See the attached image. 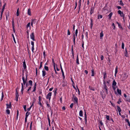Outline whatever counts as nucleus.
<instances>
[{
	"mask_svg": "<svg viewBox=\"0 0 130 130\" xmlns=\"http://www.w3.org/2000/svg\"><path fill=\"white\" fill-rule=\"evenodd\" d=\"M6 111V112L7 113V114L8 115L10 114V110L9 109H7Z\"/></svg>",
	"mask_w": 130,
	"mask_h": 130,
	"instance_id": "c85d7f7f",
	"label": "nucleus"
},
{
	"mask_svg": "<svg viewBox=\"0 0 130 130\" xmlns=\"http://www.w3.org/2000/svg\"><path fill=\"white\" fill-rule=\"evenodd\" d=\"M39 102H40L41 100V96H39Z\"/></svg>",
	"mask_w": 130,
	"mask_h": 130,
	"instance_id": "a18cd8bd",
	"label": "nucleus"
},
{
	"mask_svg": "<svg viewBox=\"0 0 130 130\" xmlns=\"http://www.w3.org/2000/svg\"><path fill=\"white\" fill-rule=\"evenodd\" d=\"M4 97V95L3 94V92H2V98L1 99V101H2L3 100V98Z\"/></svg>",
	"mask_w": 130,
	"mask_h": 130,
	"instance_id": "c756f323",
	"label": "nucleus"
},
{
	"mask_svg": "<svg viewBox=\"0 0 130 130\" xmlns=\"http://www.w3.org/2000/svg\"><path fill=\"white\" fill-rule=\"evenodd\" d=\"M112 26L113 27V29H115V24L113 23L112 24Z\"/></svg>",
	"mask_w": 130,
	"mask_h": 130,
	"instance_id": "5fc2aeb1",
	"label": "nucleus"
},
{
	"mask_svg": "<svg viewBox=\"0 0 130 130\" xmlns=\"http://www.w3.org/2000/svg\"><path fill=\"white\" fill-rule=\"evenodd\" d=\"M112 14H113V13H112V12H111L110 13V14L108 15V16L109 17L108 19H109L110 20L111 19V16H112Z\"/></svg>",
	"mask_w": 130,
	"mask_h": 130,
	"instance_id": "1a4fd4ad",
	"label": "nucleus"
},
{
	"mask_svg": "<svg viewBox=\"0 0 130 130\" xmlns=\"http://www.w3.org/2000/svg\"><path fill=\"white\" fill-rule=\"evenodd\" d=\"M44 69L46 71H48V67L46 66H44Z\"/></svg>",
	"mask_w": 130,
	"mask_h": 130,
	"instance_id": "5701e85b",
	"label": "nucleus"
},
{
	"mask_svg": "<svg viewBox=\"0 0 130 130\" xmlns=\"http://www.w3.org/2000/svg\"><path fill=\"white\" fill-rule=\"evenodd\" d=\"M73 99L74 101L77 104H78V99L75 96L74 94H73Z\"/></svg>",
	"mask_w": 130,
	"mask_h": 130,
	"instance_id": "20e7f679",
	"label": "nucleus"
},
{
	"mask_svg": "<svg viewBox=\"0 0 130 130\" xmlns=\"http://www.w3.org/2000/svg\"><path fill=\"white\" fill-rule=\"evenodd\" d=\"M112 86V87L113 89L114 90H115L116 89V88L114 86Z\"/></svg>",
	"mask_w": 130,
	"mask_h": 130,
	"instance_id": "774afa93",
	"label": "nucleus"
},
{
	"mask_svg": "<svg viewBox=\"0 0 130 130\" xmlns=\"http://www.w3.org/2000/svg\"><path fill=\"white\" fill-rule=\"evenodd\" d=\"M36 75L37 76V68H36Z\"/></svg>",
	"mask_w": 130,
	"mask_h": 130,
	"instance_id": "0e129e2a",
	"label": "nucleus"
},
{
	"mask_svg": "<svg viewBox=\"0 0 130 130\" xmlns=\"http://www.w3.org/2000/svg\"><path fill=\"white\" fill-rule=\"evenodd\" d=\"M91 28H92V19H91Z\"/></svg>",
	"mask_w": 130,
	"mask_h": 130,
	"instance_id": "3c124183",
	"label": "nucleus"
},
{
	"mask_svg": "<svg viewBox=\"0 0 130 130\" xmlns=\"http://www.w3.org/2000/svg\"><path fill=\"white\" fill-rule=\"evenodd\" d=\"M125 56L126 57H127L128 55H127V50L126 48H125Z\"/></svg>",
	"mask_w": 130,
	"mask_h": 130,
	"instance_id": "cd10ccee",
	"label": "nucleus"
},
{
	"mask_svg": "<svg viewBox=\"0 0 130 130\" xmlns=\"http://www.w3.org/2000/svg\"><path fill=\"white\" fill-rule=\"evenodd\" d=\"M27 76H26V79H25V77H22V79L23 82V84L24 85H25L26 83H27Z\"/></svg>",
	"mask_w": 130,
	"mask_h": 130,
	"instance_id": "f03ea898",
	"label": "nucleus"
},
{
	"mask_svg": "<svg viewBox=\"0 0 130 130\" xmlns=\"http://www.w3.org/2000/svg\"><path fill=\"white\" fill-rule=\"evenodd\" d=\"M6 105L7 106V108H11V102H10L9 103V104H6Z\"/></svg>",
	"mask_w": 130,
	"mask_h": 130,
	"instance_id": "39448f33",
	"label": "nucleus"
},
{
	"mask_svg": "<svg viewBox=\"0 0 130 130\" xmlns=\"http://www.w3.org/2000/svg\"><path fill=\"white\" fill-rule=\"evenodd\" d=\"M107 89L108 88L105 89V90L106 93L107 94L108 93V90Z\"/></svg>",
	"mask_w": 130,
	"mask_h": 130,
	"instance_id": "13d9d810",
	"label": "nucleus"
},
{
	"mask_svg": "<svg viewBox=\"0 0 130 130\" xmlns=\"http://www.w3.org/2000/svg\"><path fill=\"white\" fill-rule=\"evenodd\" d=\"M103 36V31H102L100 33V39H102V38Z\"/></svg>",
	"mask_w": 130,
	"mask_h": 130,
	"instance_id": "6ab92c4d",
	"label": "nucleus"
},
{
	"mask_svg": "<svg viewBox=\"0 0 130 130\" xmlns=\"http://www.w3.org/2000/svg\"><path fill=\"white\" fill-rule=\"evenodd\" d=\"M120 15L121 16V17H123V19H124V14H123V13H121V15Z\"/></svg>",
	"mask_w": 130,
	"mask_h": 130,
	"instance_id": "de8ad7c7",
	"label": "nucleus"
},
{
	"mask_svg": "<svg viewBox=\"0 0 130 130\" xmlns=\"http://www.w3.org/2000/svg\"><path fill=\"white\" fill-rule=\"evenodd\" d=\"M36 20L35 19H34L32 20L31 23L33 24H35L36 23Z\"/></svg>",
	"mask_w": 130,
	"mask_h": 130,
	"instance_id": "4468645a",
	"label": "nucleus"
},
{
	"mask_svg": "<svg viewBox=\"0 0 130 130\" xmlns=\"http://www.w3.org/2000/svg\"><path fill=\"white\" fill-rule=\"evenodd\" d=\"M122 101H121L120 99H119V101H118L117 103L118 104H120V103Z\"/></svg>",
	"mask_w": 130,
	"mask_h": 130,
	"instance_id": "603ef678",
	"label": "nucleus"
},
{
	"mask_svg": "<svg viewBox=\"0 0 130 130\" xmlns=\"http://www.w3.org/2000/svg\"><path fill=\"white\" fill-rule=\"evenodd\" d=\"M125 120L126 121V122H127L128 126L130 127V124L129 120L128 119H126Z\"/></svg>",
	"mask_w": 130,
	"mask_h": 130,
	"instance_id": "b1692460",
	"label": "nucleus"
},
{
	"mask_svg": "<svg viewBox=\"0 0 130 130\" xmlns=\"http://www.w3.org/2000/svg\"><path fill=\"white\" fill-rule=\"evenodd\" d=\"M42 62H41L40 66L39 68V69H40V68H41L42 67Z\"/></svg>",
	"mask_w": 130,
	"mask_h": 130,
	"instance_id": "864d4df0",
	"label": "nucleus"
},
{
	"mask_svg": "<svg viewBox=\"0 0 130 130\" xmlns=\"http://www.w3.org/2000/svg\"><path fill=\"white\" fill-rule=\"evenodd\" d=\"M117 110H118L119 112H120L121 111V110L120 108V107L118 106H117Z\"/></svg>",
	"mask_w": 130,
	"mask_h": 130,
	"instance_id": "dca6fc26",
	"label": "nucleus"
},
{
	"mask_svg": "<svg viewBox=\"0 0 130 130\" xmlns=\"http://www.w3.org/2000/svg\"><path fill=\"white\" fill-rule=\"evenodd\" d=\"M33 105V104H32V105L30 106V107L29 108H27V110H28V111H29L30 109L31 108V107H32V105Z\"/></svg>",
	"mask_w": 130,
	"mask_h": 130,
	"instance_id": "2f4dec72",
	"label": "nucleus"
},
{
	"mask_svg": "<svg viewBox=\"0 0 130 130\" xmlns=\"http://www.w3.org/2000/svg\"><path fill=\"white\" fill-rule=\"evenodd\" d=\"M117 72H118V67H117V66L116 67V68L115 70V75L117 73Z\"/></svg>",
	"mask_w": 130,
	"mask_h": 130,
	"instance_id": "4be33fe9",
	"label": "nucleus"
},
{
	"mask_svg": "<svg viewBox=\"0 0 130 130\" xmlns=\"http://www.w3.org/2000/svg\"><path fill=\"white\" fill-rule=\"evenodd\" d=\"M120 4L122 6L123 5V4L121 0L120 2Z\"/></svg>",
	"mask_w": 130,
	"mask_h": 130,
	"instance_id": "e433bc0d",
	"label": "nucleus"
},
{
	"mask_svg": "<svg viewBox=\"0 0 130 130\" xmlns=\"http://www.w3.org/2000/svg\"><path fill=\"white\" fill-rule=\"evenodd\" d=\"M12 37L13 38V40L14 42V43H16V41H15V38L14 37V35L13 34H12Z\"/></svg>",
	"mask_w": 130,
	"mask_h": 130,
	"instance_id": "7c9ffc66",
	"label": "nucleus"
},
{
	"mask_svg": "<svg viewBox=\"0 0 130 130\" xmlns=\"http://www.w3.org/2000/svg\"><path fill=\"white\" fill-rule=\"evenodd\" d=\"M74 104L73 103H72L71 104V105L70 106V107L71 108H73Z\"/></svg>",
	"mask_w": 130,
	"mask_h": 130,
	"instance_id": "a19ab883",
	"label": "nucleus"
},
{
	"mask_svg": "<svg viewBox=\"0 0 130 130\" xmlns=\"http://www.w3.org/2000/svg\"><path fill=\"white\" fill-rule=\"evenodd\" d=\"M60 68H61V72H63V69H62V66H61V63L60 64Z\"/></svg>",
	"mask_w": 130,
	"mask_h": 130,
	"instance_id": "8fccbe9b",
	"label": "nucleus"
},
{
	"mask_svg": "<svg viewBox=\"0 0 130 130\" xmlns=\"http://www.w3.org/2000/svg\"><path fill=\"white\" fill-rule=\"evenodd\" d=\"M124 44L123 42H122V49L124 48Z\"/></svg>",
	"mask_w": 130,
	"mask_h": 130,
	"instance_id": "58836bf2",
	"label": "nucleus"
},
{
	"mask_svg": "<svg viewBox=\"0 0 130 130\" xmlns=\"http://www.w3.org/2000/svg\"><path fill=\"white\" fill-rule=\"evenodd\" d=\"M24 90V88H21V92L22 94H23Z\"/></svg>",
	"mask_w": 130,
	"mask_h": 130,
	"instance_id": "680f3d73",
	"label": "nucleus"
},
{
	"mask_svg": "<svg viewBox=\"0 0 130 130\" xmlns=\"http://www.w3.org/2000/svg\"><path fill=\"white\" fill-rule=\"evenodd\" d=\"M47 119H48V121L49 123V124H50V118H49V116L48 115H47Z\"/></svg>",
	"mask_w": 130,
	"mask_h": 130,
	"instance_id": "473e14b6",
	"label": "nucleus"
},
{
	"mask_svg": "<svg viewBox=\"0 0 130 130\" xmlns=\"http://www.w3.org/2000/svg\"><path fill=\"white\" fill-rule=\"evenodd\" d=\"M77 33H78V30L77 29H76L75 30V34L77 37Z\"/></svg>",
	"mask_w": 130,
	"mask_h": 130,
	"instance_id": "79ce46f5",
	"label": "nucleus"
},
{
	"mask_svg": "<svg viewBox=\"0 0 130 130\" xmlns=\"http://www.w3.org/2000/svg\"><path fill=\"white\" fill-rule=\"evenodd\" d=\"M23 67L24 69L26 68V66L25 60H24V61L23 62Z\"/></svg>",
	"mask_w": 130,
	"mask_h": 130,
	"instance_id": "6e6552de",
	"label": "nucleus"
},
{
	"mask_svg": "<svg viewBox=\"0 0 130 130\" xmlns=\"http://www.w3.org/2000/svg\"><path fill=\"white\" fill-rule=\"evenodd\" d=\"M73 43L74 44H75V35H73Z\"/></svg>",
	"mask_w": 130,
	"mask_h": 130,
	"instance_id": "a878e982",
	"label": "nucleus"
},
{
	"mask_svg": "<svg viewBox=\"0 0 130 130\" xmlns=\"http://www.w3.org/2000/svg\"><path fill=\"white\" fill-rule=\"evenodd\" d=\"M100 18H102V15H99L98 16V19H99Z\"/></svg>",
	"mask_w": 130,
	"mask_h": 130,
	"instance_id": "72a5a7b5",
	"label": "nucleus"
},
{
	"mask_svg": "<svg viewBox=\"0 0 130 130\" xmlns=\"http://www.w3.org/2000/svg\"><path fill=\"white\" fill-rule=\"evenodd\" d=\"M70 32L69 31V29H68V35H70Z\"/></svg>",
	"mask_w": 130,
	"mask_h": 130,
	"instance_id": "49530a36",
	"label": "nucleus"
},
{
	"mask_svg": "<svg viewBox=\"0 0 130 130\" xmlns=\"http://www.w3.org/2000/svg\"><path fill=\"white\" fill-rule=\"evenodd\" d=\"M103 88L104 89L105 88H108L107 87V86L106 85V82L105 81V80H103Z\"/></svg>",
	"mask_w": 130,
	"mask_h": 130,
	"instance_id": "0eeeda50",
	"label": "nucleus"
},
{
	"mask_svg": "<svg viewBox=\"0 0 130 130\" xmlns=\"http://www.w3.org/2000/svg\"><path fill=\"white\" fill-rule=\"evenodd\" d=\"M101 59L102 60H103V58H104V57L102 55L101 56Z\"/></svg>",
	"mask_w": 130,
	"mask_h": 130,
	"instance_id": "69168bd1",
	"label": "nucleus"
},
{
	"mask_svg": "<svg viewBox=\"0 0 130 130\" xmlns=\"http://www.w3.org/2000/svg\"><path fill=\"white\" fill-rule=\"evenodd\" d=\"M79 115L80 117H82L83 116V111L82 110H80L79 112Z\"/></svg>",
	"mask_w": 130,
	"mask_h": 130,
	"instance_id": "9b49d317",
	"label": "nucleus"
},
{
	"mask_svg": "<svg viewBox=\"0 0 130 130\" xmlns=\"http://www.w3.org/2000/svg\"><path fill=\"white\" fill-rule=\"evenodd\" d=\"M31 87H29L28 89H27V93L29 94V92H28V91L30 90L31 89Z\"/></svg>",
	"mask_w": 130,
	"mask_h": 130,
	"instance_id": "f704fd0d",
	"label": "nucleus"
},
{
	"mask_svg": "<svg viewBox=\"0 0 130 130\" xmlns=\"http://www.w3.org/2000/svg\"><path fill=\"white\" fill-rule=\"evenodd\" d=\"M76 62L77 63V64H79V59L78 55H77V56L76 57Z\"/></svg>",
	"mask_w": 130,
	"mask_h": 130,
	"instance_id": "f8f14e48",
	"label": "nucleus"
},
{
	"mask_svg": "<svg viewBox=\"0 0 130 130\" xmlns=\"http://www.w3.org/2000/svg\"><path fill=\"white\" fill-rule=\"evenodd\" d=\"M36 87L34 86V90L33 91H32V92H34L36 90Z\"/></svg>",
	"mask_w": 130,
	"mask_h": 130,
	"instance_id": "37998d69",
	"label": "nucleus"
},
{
	"mask_svg": "<svg viewBox=\"0 0 130 130\" xmlns=\"http://www.w3.org/2000/svg\"><path fill=\"white\" fill-rule=\"evenodd\" d=\"M31 44L32 45V46H34V43L33 41H31Z\"/></svg>",
	"mask_w": 130,
	"mask_h": 130,
	"instance_id": "4d7b16f0",
	"label": "nucleus"
},
{
	"mask_svg": "<svg viewBox=\"0 0 130 130\" xmlns=\"http://www.w3.org/2000/svg\"><path fill=\"white\" fill-rule=\"evenodd\" d=\"M101 95H102V98H103V99H104L105 98V96H103V95L102 94H101Z\"/></svg>",
	"mask_w": 130,
	"mask_h": 130,
	"instance_id": "e2e57ef3",
	"label": "nucleus"
},
{
	"mask_svg": "<svg viewBox=\"0 0 130 130\" xmlns=\"http://www.w3.org/2000/svg\"><path fill=\"white\" fill-rule=\"evenodd\" d=\"M62 75L63 77V79H64L65 78V76L64 75V72H62Z\"/></svg>",
	"mask_w": 130,
	"mask_h": 130,
	"instance_id": "c03bdc74",
	"label": "nucleus"
},
{
	"mask_svg": "<svg viewBox=\"0 0 130 130\" xmlns=\"http://www.w3.org/2000/svg\"><path fill=\"white\" fill-rule=\"evenodd\" d=\"M118 26V27H119L121 29H123V28H122V27L121 26V24H120V25L119 26Z\"/></svg>",
	"mask_w": 130,
	"mask_h": 130,
	"instance_id": "6e6d98bb",
	"label": "nucleus"
},
{
	"mask_svg": "<svg viewBox=\"0 0 130 130\" xmlns=\"http://www.w3.org/2000/svg\"><path fill=\"white\" fill-rule=\"evenodd\" d=\"M117 91L118 93L120 94V95H121V90H119L118 89H117Z\"/></svg>",
	"mask_w": 130,
	"mask_h": 130,
	"instance_id": "9d476101",
	"label": "nucleus"
},
{
	"mask_svg": "<svg viewBox=\"0 0 130 130\" xmlns=\"http://www.w3.org/2000/svg\"><path fill=\"white\" fill-rule=\"evenodd\" d=\"M94 10V9L93 8V7L91 8V11L90 12L91 15L92 14Z\"/></svg>",
	"mask_w": 130,
	"mask_h": 130,
	"instance_id": "ddd939ff",
	"label": "nucleus"
},
{
	"mask_svg": "<svg viewBox=\"0 0 130 130\" xmlns=\"http://www.w3.org/2000/svg\"><path fill=\"white\" fill-rule=\"evenodd\" d=\"M19 8H18L17 10V16H18L19 15Z\"/></svg>",
	"mask_w": 130,
	"mask_h": 130,
	"instance_id": "c9c22d12",
	"label": "nucleus"
},
{
	"mask_svg": "<svg viewBox=\"0 0 130 130\" xmlns=\"http://www.w3.org/2000/svg\"><path fill=\"white\" fill-rule=\"evenodd\" d=\"M94 70L93 69H92L91 70V76H94Z\"/></svg>",
	"mask_w": 130,
	"mask_h": 130,
	"instance_id": "aec40b11",
	"label": "nucleus"
},
{
	"mask_svg": "<svg viewBox=\"0 0 130 130\" xmlns=\"http://www.w3.org/2000/svg\"><path fill=\"white\" fill-rule=\"evenodd\" d=\"M118 13L119 14L121 15V13H122V12L121 10H119L118 11Z\"/></svg>",
	"mask_w": 130,
	"mask_h": 130,
	"instance_id": "ea45409f",
	"label": "nucleus"
},
{
	"mask_svg": "<svg viewBox=\"0 0 130 130\" xmlns=\"http://www.w3.org/2000/svg\"><path fill=\"white\" fill-rule=\"evenodd\" d=\"M29 84L31 86H32V80H29Z\"/></svg>",
	"mask_w": 130,
	"mask_h": 130,
	"instance_id": "412c9836",
	"label": "nucleus"
},
{
	"mask_svg": "<svg viewBox=\"0 0 130 130\" xmlns=\"http://www.w3.org/2000/svg\"><path fill=\"white\" fill-rule=\"evenodd\" d=\"M30 112H26V113L25 117L27 118V117H28V115L30 114Z\"/></svg>",
	"mask_w": 130,
	"mask_h": 130,
	"instance_id": "bb28decb",
	"label": "nucleus"
},
{
	"mask_svg": "<svg viewBox=\"0 0 130 130\" xmlns=\"http://www.w3.org/2000/svg\"><path fill=\"white\" fill-rule=\"evenodd\" d=\"M106 72H105V73H103V78L104 79L103 80H105L106 77Z\"/></svg>",
	"mask_w": 130,
	"mask_h": 130,
	"instance_id": "393cba45",
	"label": "nucleus"
},
{
	"mask_svg": "<svg viewBox=\"0 0 130 130\" xmlns=\"http://www.w3.org/2000/svg\"><path fill=\"white\" fill-rule=\"evenodd\" d=\"M5 6H6V4H5L3 6L2 9V11L1 12V20L2 19V15H3V13L4 11V9L5 8Z\"/></svg>",
	"mask_w": 130,
	"mask_h": 130,
	"instance_id": "f257e3e1",
	"label": "nucleus"
},
{
	"mask_svg": "<svg viewBox=\"0 0 130 130\" xmlns=\"http://www.w3.org/2000/svg\"><path fill=\"white\" fill-rule=\"evenodd\" d=\"M30 37L31 39L33 41H35V39H34V32H32L31 34L30 35Z\"/></svg>",
	"mask_w": 130,
	"mask_h": 130,
	"instance_id": "423d86ee",
	"label": "nucleus"
},
{
	"mask_svg": "<svg viewBox=\"0 0 130 130\" xmlns=\"http://www.w3.org/2000/svg\"><path fill=\"white\" fill-rule=\"evenodd\" d=\"M27 27H30V23H28L27 24Z\"/></svg>",
	"mask_w": 130,
	"mask_h": 130,
	"instance_id": "052dcab7",
	"label": "nucleus"
},
{
	"mask_svg": "<svg viewBox=\"0 0 130 130\" xmlns=\"http://www.w3.org/2000/svg\"><path fill=\"white\" fill-rule=\"evenodd\" d=\"M116 84H117V83H116V82L115 81V80H113V81L112 85L114 86H115L116 85Z\"/></svg>",
	"mask_w": 130,
	"mask_h": 130,
	"instance_id": "a211bd4d",
	"label": "nucleus"
},
{
	"mask_svg": "<svg viewBox=\"0 0 130 130\" xmlns=\"http://www.w3.org/2000/svg\"><path fill=\"white\" fill-rule=\"evenodd\" d=\"M34 46H32L31 47V50L32 51V52H34Z\"/></svg>",
	"mask_w": 130,
	"mask_h": 130,
	"instance_id": "bf43d9fd",
	"label": "nucleus"
},
{
	"mask_svg": "<svg viewBox=\"0 0 130 130\" xmlns=\"http://www.w3.org/2000/svg\"><path fill=\"white\" fill-rule=\"evenodd\" d=\"M28 14L29 15H31V11L29 9H28Z\"/></svg>",
	"mask_w": 130,
	"mask_h": 130,
	"instance_id": "f3484780",
	"label": "nucleus"
},
{
	"mask_svg": "<svg viewBox=\"0 0 130 130\" xmlns=\"http://www.w3.org/2000/svg\"><path fill=\"white\" fill-rule=\"evenodd\" d=\"M42 76L44 77L46 75V72L45 71L43 70L42 71Z\"/></svg>",
	"mask_w": 130,
	"mask_h": 130,
	"instance_id": "2eb2a0df",
	"label": "nucleus"
},
{
	"mask_svg": "<svg viewBox=\"0 0 130 130\" xmlns=\"http://www.w3.org/2000/svg\"><path fill=\"white\" fill-rule=\"evenodd\" d=\"M108 60L109 61V63L108 64H111V63H110V60L109 57H108Z\"/></svg>",
	"mask_w": 130,
	"mask_h": 130,
	"instance_id": "09e8293b",
	"label": "nucleus"
},
{
	"mask_svg": "<svg viewBox=\"0 0 130 130\" xmlns=\"http://www.w3.org/2000/svg\"><path fill=\"white\" fill-rule=\"evenodd\" d=\"M106 118L108 120H109V116L108 115H106Z\"/></svg>",
	"mask_w": 130,
	"mask_h": 130,
	"instance_id": "4c0bfd02",
	"label": "nucleus"
},
{
	"mask_svg": "<svg viewBox=\"0 0 130 130\" xmlns=\"http://www.w3.org/2000/svg\"><path fill=\"white\" fill-rule=\"evenodd\" d=\"M52 92H49L47 95L46 98L47 99H49V100H50Z\"/></svg>",
	"mask_w": 130,
	"mask_h": 130,
	"instance_id": "7ed1b4c3",
	"label": "nucleus"
},
{
	"mask_svg": "<svg viewBox=\"0 0 130 130\" xmlns=\"http://www.w3.org/2000/svg\"><path fill=\"white\" fill-rule=\"evenodd\" d=\"M56 70H57V71H59L60 70L58 68L57 65V64H56Z\"/></svg>",
	"mask_w": 130,
	"mask_h": 130,
	"instance_id": "338daca9",
	"label": "nucleus"
}]
</instances>
